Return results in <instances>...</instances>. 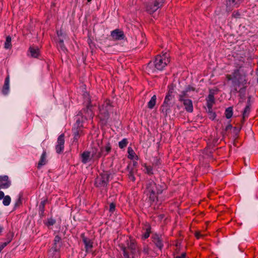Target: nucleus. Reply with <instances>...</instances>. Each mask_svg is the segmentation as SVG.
Wrapping results in <instances>:
<instances>
[{
    "label": "nucleus",
    "instance_id": "1",
    "mask_svg": "<svg viewBox=\"0 0 258 258\" xmlns=\"http://www.w3.org/2000/svg\"><path fill=\"white\" fill-rule=\"evenodd\" d=\"M240 69L241 67H239L238 69L234 70L232 75H227L226 77L228 81H232L233 91L239 92V96H240L242 90V76Z\"/></svg>",
    "mask_w": 258,
    "mask_h": 258
},
{
    "label": "nucleus",
    "instance_id": "2",
    "mask_svg": "<svg viewBox=\"0 0 258 258\" xmlns=\"http://www.w3.org/2000/svg\"><path fill=\"white\" fill-rule=\"evenodd\" d=\"M163 188L157 186L156 183L153 180L149 181L146 185L145 192L149 195V199L152 202L157 199V195L162 192Z\"/></svg>",
    "mask_w": 258,
    "mask_h": 258
},
{
    "label": "nucleus",
    "instance_id": "3",
    "mask_svg": "<svg viewBox=\"0 0 258 258\" xmlns=\"http://www.w3.org/2000/svg\"><path fill=\"white\" fill-rule=\"evenodd\" d=\"M169 62V59L166 56V53H164L162 55H158L156 56L153 63L150 62L147 66V68L151 69L154 66V71L156 70L162 71Z\"/></svg>",
    "mask_w": 258,
    "mask_h": 258
},
{
    "label": "nucleus",
    "instance_id": "4",
    "mask_svg": "<svg viewBox=\"0 0 258 258\" xmlns=\"http://www.w3.org/2000/svg\"><path fill=\"white\" fill-rule=\"evenodd\" d=\"M174 85L173 84L168 86L169 90L166 95L163 105L161 106V111L163 113L164 116H166L170 110L171 104V101L174 98L173 93L174 92Z\"/></svg>",
    "mask_w": 258,
    "mask_h": 258
},
{
    "label": "nucleus",
    "instance_id": "5",
    "mask_svg": "<svg viewBox=\"0 0 258 258\" xmlns=\"http://www.w3.org/2000/svg\"><path fill=\"white\" fill-rule=\"evenodd\" d=\"M110 173L108 171H103L98 175L95 181V185L99 188L107 187L109 181Z\"/></svg>",
    "mask_w": 258,
    "mask_h": 258
},
{
    "label": "nucleus",
    "instance_id": "6",
    "mask_svg": "<svg viewBox=\"0 0 258 258\" xmlns=\"http://www.w3.org/2000/svg\"><path fill=\"white\" fill-rule=\"evenodd\" d=\"M113 106L110 100H106L99 108V116L101 120H107L109 116V112L112 111Z\"/></svg>",
    "mask_w": 258,
    "mask_h": 258
},
{
    "label": "nucleus",
    "instance_id": "7",
    "mask_svg": "<svg viewBox=\"0 0 258 258\" xmlns=\"http://www.w3.org/2000/svg\"><path fill=\"white\" fill-rule=\"evenodd\" d=\"M137 246L135 241L131 240L130 242L127 243V246H122L121 250L123 251V256L125 258H130L129 252L133 255L132 258H135L134 255L137 251Z\"/></svg>",
    "mask_w": 258,
    "mask_h": 258
},
{
    "label": "nucleus",
    "instance_id": "8",
    "mask_svg": "<svg viewBox=\"0 0 258 258\" xmlns=\"http://www.w3.org/2000/svg\"><path fill=\"white\" fill-rule=\"evenodd\" d=\"M188 96H185V93L178 95L179 101L182 102L184 106L185 110L188 112H192L194 110L192 101L188 99Z\"/></svg>",
    "mask_w": 258,
    "mask_h": 258
},
{
    "label": "nucleus",
    "instance_id": "9",
    "mask_svg": "<svg viewBox=\"0 0 258 258\" xmlns=\"http://www.w3.org/2000/svg\"><path fill=\"white\" fill-rule=\"evenodd\" d=\"M83 128V123L80 119H78L74 125V127L72 129L74 141H77L78 139L84 135Z\"/></svg>",
    "mask_w": 258,
    "mask_h": 258
},
{
    "label": "nucleus",
    "instance_id": "10",
    "mask_svg": "<svg viewBox=\"0 0 258 258\" xmlns=\"http://www.w3.org/2000/svg\"><path fill=\"white\" fill-rule=\"evenodd\" d=\"M165 1L155 0L153 2L148 3L146 7L147 11L150 14L153 13L163 6Z\"/></svg>",
    "mask_w": 258,
    "mask_h": 258
},
{
    "label": "nucleus",
    "instance_id": "11",
    "mask_svg": "<svg viewBox=\"0 0 258 258\" xmlns=\"http://www.w3.org/2000/svg\"><path fill=\"white\" fill-rule=\"evenodd\" d=\"M57 144L55 146L56 152L58 154H60L64 149V135L61 134L57 139Z\"/></svg>",
    "mask_w": 258,
    "mask_h": 258
},
{
    "label": "nucleus",
    "instance_id": "12",
    "mask_svg": "<svg viewBox=\"0 0 258 258\" xmlns=\"http://www.w3.org/2000/svg\"><path fill=\"white\" fill-rule=\"evenodd\" d=\"M61 246V238L58 235H56L54 239V242L51 249L54 252H58Z\"/></svg>",
    "mask_w": 258,
    "mask_h": 258
},
{
    "label": "nucleus",
    "instance_id": "13",
    "mask_svg": "<svg viewBox=\"0 0 258 258\" xmlns=\"http://www.w3.org/2000/svg\"><path fill=\"white\" fill-rule=\"evenodd\" d=\"M252 102L251 100V97L249 96L247 99L246 105L243 110V120L245 117H248L251 111Z\"/></svg>",
    "mask_w": 258,
    "mask_h": 258
},
{
    "label": "nucleus",
    "instance_id": "14",
    "mask_svg": "<svg viewBox=\"0 0 258 258\" xmlns=\"http://www.w3.org/2000/svg\"><path fill=\"white\" fill-rule=\"evenodd\" d=\"M0 183L1 187L3 188H8L11 185V182L7 175L0 176Z\"/></svg>",
    "mask_w": 258,
    "mask_h": 258
},
{
    "label": "nucleus",
    "instance_id": "15",
    "mask_svg": "<svg viewBox=\"0 0 258 258\" xmlns=\"http://www.w3.org/2000/svg\"><path fill=\"white\" fill-rule=\"evenodd\" d=\"M111 36L115 40H121L124 37L123 31L119 29H115L112 31Z\"/></svg>",
    "mask_w": 258,
    "mask_h": 258
},
{
    "label": "nucleus",
    "instance_id": "16",
    "mask_svg": "<svg viewBox=\"0 0 258 258\" xmlns=\"http://www.w3.org/2000/svg\"><path fill=\"white\" fill-rule=\"evenodd\" d=\"M10 76L8 75L5 80L2 92L4 95H7L9 91Z\"/></svg>",
    "mask_w": 258,
    "mask_h": 258
},
{
    "label": "nucleus",
    "instance_id": "17",
    "mask_svg": "<svg viewBox=\"0 0 258 258\" xmlns=\"http://www.w3.org/2000/svg\"><path fill=\"white\" fill-rule=\"evenodd\" d=\"M127 169L129 172L128 174V178L130 180L135 181L136 179L135 174L136 173L137 169L135 167H130V166H127Z\"/></svg>",
    "mask_w": 258,
    "mask_h": 258
},
{
    "label": "nucleus",
    "instance_id": "18",
    "mask_svg": "<svg viewBox=\"0 0 258 258\" xmlns=\"http://www.w3.org/2000/svg\"><path fill=\"white\" fill-rule=\"evenodd\" d=\"M81 237L82 238L83 242L85 245V248L86 249V251H87L89 249H91L92 247L93 242L90 239L86 237L85 236L84 234H82L81 235Z\"/></svg>",
    "mask_w": 258,
    "mask_h": 258
},
{
    "label": "nucleus",
    "instance_id": "19",
    "mask_svg": "<svg viewBox=\"0 0 258 258\" xmlns=\"http://www.w3.org/2000/svg\"><path fill=\"white\" fill-rule=\"evenodd\" d=\"M152 238L153 241L156 244L157 247L161 249L163 247V244L160 237L157 234H155L153 236Z\"/></svg>",
    "mask_w": 258,
    "mask_h": 258
},
{
    "label": "nucleus",
    "instance_id": "20",
    "mask_svg": "<svg viewBox=\"0 0 258 258\" xmlns=\"http://www.w3.org/2000/svg\"><path fill=\"white\" fill-rule=\"evenodd\" d=\"M47 163V159H46V151H43L42 154L41 155V158L40 159L39 161L38 162V165H37V168L38 169H40L41 166L45 165Z\"/></svg>",
    "mask_w": 258,
    "mask_h": 258
},
{
    "label": "nucleus",
    "instance_id": "21",
    "mask_svg": "<svg viewBox=\"0 0 258 258\" xmlns=\"http://www.w3.org/2000/svg\"><path fill=\"white\" fill-rule=\"evenodd\" d=\"M241 4V0H226V6L227 8L229 10H230L231 7L236 6H239Z\"/></svg>",
    "mask_w": 258,
    "mask_h": 258
},
{
    "label": "nucleus",
    "instance_id": "22",
    "mask_svg": "<svg viewBox=\"0 0 258 258\" xmlns=\"http://www.w3.org/2000/svg\"><path fill=\"white\" fill-rule=\"evenodd\" d=\"M82 162L84 164L87 163L90 160V152L85 151L81 154Z\"/></svg>",
    "mask_w": 258,
    "mask_h": 258
},
{
    "label": "nucleus",
    "instance_id": "23",
    "mask_svg": "<svg viewBox=\"0 0 258 258\" xmlns=\"http://www.w3.org/2000/svg\"><path fill=\"white\" fill-rule=\"evenodd\" d=\"M29 49L32 57L35 58L38 57L39 55V49L38 48H34L33 47L30 46Z\"/></svg>",
    "mask_w": 258,
    "mask_h": 258
},
{
    "label": "nucleus",
    "instance_id": "24",
    "mask_svg": "<svg viewBox=\"0 0 258 258\" xmlns=\"http://www.w3.org/2000/svg\"><path fill=\"white\" fill-rule=\"evenodd\" d=\"M215 103V101L214 94L213 93H210L207 99V105L211 104V105H213Z\"/></svg>",
    "mask_w": 258,
    "mask_h": 258
},
{
    "label": "nucleus",
    "instance_id": "25",
    "mask_svg": "<svg viewBox=\"0 0 258 258\" xmlns=\"http://www.w3.org/2000/svg\"><path fill=\"white\" fill-rule=\"evenodd\" d=\"M156 102V96L153 95L150 101L148 103V107L149 109H152L155 106Z\"/></svg>",
    "mask_w": 258,
    "mask_h": 258
},
{
    "label": "nucleus",
    "instance_id": "26",
    "mask_svg": "<svg viewBox=\"0 0 258 258\" xmlns=\"http://www.w3.org/2000/svg\"><path fill=\"white\" fill-rule=\"evenodd\" d=\"M47 202V199L42 201L39 205V212H40V215L41 216H44V209H45V205L46 203Z\"/></svg>",
    "mask_w": 258,
    "mask_h": 258
},
{
    "label": "nucleus",
    "instance_id": "27",
    "mask_svg": "<svg viewBox=\"0 0 258 258\" xmlns=\"http://www.w3.org/2000/svg\"><path fill=\"white\" fill-rule=\"evenodd\" d=\"M225 115L227 119H229L230 118H231L233 115L232 107H229L226 108L225 112Z\"/></svg>",
    "mask_w": 258,
    "mask_h": 258
},
{
    "label": "nucleus",
    "instance_id": "28",
    "mask_svg": "<svg viewBox=\"0 0 258 258\" xmlns=\"http://www.w3.org/2000/svg\"><path fill=\"white\" fill-rule=\"evenodd\" d=\"M11 40L12 38L10 36H8L6 37V42L5 43V48L6 49H10L12 47Z\"/></svg>",
    "mask_w": 258,
    "mask_h": 258
},
{
    "label": "nucleus",
    "instance_id": "29",
    "mask_svg": "<svg viewBox=\"0 0 258 258\" xmlns=\"http://www.w3.org/2000/svg\"><path fill=\"white\" fill-rule=\"evenodd\" d=\"M3 203L5 206H9L11 202V198L9 196H6L3 198Z\"/></svg>",
    "mask_w": 258,
    "mask_h": 258
},
{
    "label": "nucleus",
    "instance_id": "30",
    "mask_svg": "<svg viewBox=\"0 0 258 258\" xmlns=\"http://www.w3.org/2000/svg\"><path fill=\"white\" fill-rule=\"evenodd\" d=\"M150 233H151V227L150 226H148V227L146 228L145 233L143 235V238H144V239L148 238L150 236Z\"/></svg>",
    "mask_w": 258,
    "mask_h": 258
},
{
    "label": "nucleus",
    "instance_id": "31",
    "mask_svg": "<svg viewBox=\"0 0 258 258\" xmlns=\"http://www.w3.org/2000/svg\"><path fill=\"white\" fill-rule=\"evenodd\" d=\"M58 46L64 52L66 50H67V49L65 47L64 45L63 44V40L62 38H59Z\"/></svg>",
    "mask_w": 258,
    "mask_h": 258
},
{
    "label": "nucleus",
    "instance_id": "32",
    "mask_svg": "<svg viewBox=\"0 0 258 258\" xmlns=\"http://www.w3.org/2000/svg\"><path fill=\"white\" fill-rule=\"evenodd\" d=\"M127 143V140L126 139H123L119 142V147L120 149H123L126 146Z\"/></svg>",
    "mask_w": 258,
    "mask_h": 258
},
{
    "label": "nucleus",
    "instance_id": "33",
    "mask_svg": "<svg viewBox=\"0 0 258 258\" xmlns=\"http://www.w3.org/2000/svg\"><path fill=\"white\" fill-rule=\"evenodd\" d=\"M195 88L192 86H188L186 89L184 91H183L181 92L180 94H183L185 93V96H188L187 94V92H189L190 91H195Z\"/></svg>",
    "mask_w": 258,
    "mask_h": 258
},
{
    "label": "nucleus",
    "instance_id": "34",
    "mask_svg": "<svg viewBox=\"0 0 258 258\" xmlns=\"http://www.w3.org/2000/svg\"><path fill=\"white\" fill-rule=\"evenodd\" d=\"M91 106V101L90 100H89L88 104L87 106L86 109H84V111L87 112L90 116V117L92 118V113L91 111L90 110V106Z\"/></svg>",
    "mask_w": 258,
    "mask_h": 258
},
{
    "label": "nucleus",
    "instance_id": "35",
    "mask_svg": "<svg viewBox=\"0 0 258 258\" xmlns=\"http://www.w3.org/2000/svg\"><path fill=\"white\" fill-rule=\"evenodd\" d=\"M14 237V233L12 232H9L7 234V241L6 242H8L9 243L13 239Z\"/></svg>",
    "mask_w": 258,
    "mask_h": 258
},
{
    "label": "nucleus",
    "instance_id": "36",
    "mask_svg": "<svg viewBox=\"0 0 258 258\" xmlns=\"http://www.w3.org/2000/svg\"><path fill=\"white\" fill-rule=\"evenodd\" d=\"M127 152L128 153V157L131 159H133L134 158V154H135V152L133 149L131 147H128Z\"/></svg>",
    "mask_w": 258,
    "mask_h": 258
},
{
    "label": "nucleus",
    "instance_id": "37",
    "mask_svg": "<svg viewBox=\"0 0 258 258\" xmlns=\"http://www.w3.org/2000/svg\"><path fill=\"white\" fill-rule=\"evenodd\" d=\"M104 149L106 152V154L109 153L111 149V147L110 143L108 142L106 145L105 146Z\"/></svg>",
    "mask_w": 258,
    "mask_h": 258
},
{
    "label": "nucleus",
    "instance_id": "38",
    "mask_svg": "<svg viewBox=\"0 0 258 258\" xmlns=\"http://www.w3.org/2000/svg\"><path fill=\"white\" fill-rule=\"evenodd\" d=\"M55 223V220L52 218H50L48 219L47 223L46 224L47 226H52Z\"/></svg>",
    "mask_w": 258,
    "mask_h": 258
},
{
    "label": "nucleus",
    "instance_id": "39",
    "mask_svg": "<svg viewBox=\"0 0 258 258\" xmlns=\"http://www.w3.org/2000/svg\"><path fill=\"white\" fill-rule=\"evenodd\" d=\"M104 151V148H101V152H99L98 153V154L96 155V156H95L93 154H92V157L93 158H95L96 159H98L101 156V153L103 152Z\"/></svg>",
    "mask_w": 258,
    "mask_h": 258
},
{
    "label": "nucleus",
    "instance_id": "40",
    "mask_svg": "<svg viewBox=\"0 0 258 258\" xmlns=\"http://www.w3.org/2000/svg\"><path fill=\"white\" fill-rule=\"evenodd\" d=\"M145 167H146V172L148 174H153V172H152L153 168H152V167L150 166H146Z\"/></svg>",
    "mask_w": 258,
    "mask_h": 258
},
{
    "label": "nucleus",
    "instance_id": "41",
    "mask_svg": "<svg viewBox=\"0 0 258 258\" xmlns=\"http://www.w3.org/2000/svg\"><path fill=\"white\" fill-rule=\"evenodd\" d=\"M115 209V204L113 203H111L109 205V211L110 212H113Z\"/></svg>",
    "mask_w": 258,
    "mask_h": 258
},
{
    "label": "nucleus",
    "instance_id": "42",
    "mask_svg": "<svg viewBox=\"0 0 258 258\" xmlns=\"http://www.w3.org/2000/svg\"><path fill=\"white\" fill-rule=\"evenodd\" d=\"M240 13L239 11H234L232 14V16L236 18H240Z\"/></svg>",
    "mask_w": 258,
    "mask_h": 258
},
{
    "label": "nucleus",
    "instance_id": "43",
    "mask_svg": "<svg viewBox=\"0 0 258 258\" xmlns=\"http://www.w3.org/2000/svg\"><path fill=\"white\" fill-rule=\"evenodd\" d=\"M22 205L21 197L20 196L18 200L15 204V208L20 206Z\"/></svg>",
    "mask_w": 258,
    "mask_h": 258
},
{
    "label": "nucleus",
    "instance_id": "44",
    "mask_svg": "<svg viewBox=\"0 0 258 258\" xmlns=\"http://www.w3.org/2000/svg\"><path fill=\"white\" fill-rule=\"evenodd\" d=\"M160 164V163L159 159H154V161H153V163H152L153 166H155V167L157 166Z\"/></svg>",
    "mask_w": 258,
    "mask_h": 258
},
{
    "label": "nucleus",
    "instance_id": "45",
    "mask_svg": "<svg viewBox=\"0 0 258 258\" xmlns=\"http://www.w3.org/2000/svg\"><path fill=\"white\" fill-rule=\"evenodd\" d=\"M209 118L210 119L214 120L216 117V114L215 112H211L210 113H209Z\"/></svg>",
    "mask_w": 258,
    "mask_h": 258
},
{
    "label": "nucleus",
    "instance_id": "46",
    "mask_svg": "<svg viewBox=\"0 0 258 258\" xmlns=\"http://www.w3.org/2000/svg\"><path fill=\"white\" fill-rule=\"evenodd\" d=\"M241 127H240L239 128H237L236 127L233 128L232 129V132L233 133V134L235 135V136H237L238 133L240 131V129Z\"/></svg>",
    "mask_w": 258,
    "mask_h": 258
},
{
    "label": "nucleus",
    "instance_id": "47",
    "mask_svg": "<svg viewBox=\"0 0 258 258\" xmlns=\"http://www.w3.org/2000/svg\"><path fill=\"white\" fill-rule=\"evenodd\" d=\"M207 107H208V110H207V112L208 113V114L210 113L211 112H213V110H212V107L213 105H211V104H209V105H207Z\"/></svg>",
    "mask_w": 258,
    "mask_h": 258
},
{
    "label": "nucleus",
    "instance_id": "48",
    "mask_svg": "<svg viewBox=\"0 0 258 258\" xmlns=\"http://www.w3.org/2000/svg\"><path fill=\"white\" fill-rule=\"evenodd\" d=\"M143 251L145 254H148L149 253V248L148 246H145L144 247Z\"/></svg>",
    "mask_w": 258,
    "mask_h": 258
},
{
    "label": "nucleus",
    "instance_id": "49",
    "mask_svg": "<svg viewBox=\"0 0 258 258\" xmlns=\"http://www.w3.org/2000/svg\"><path fill=\"white\" fill-rule=\"evenodd\" d=\"M233 128H232V125L231 124H228L225 129V132H227L229 130H232Z\"/></svg>",
    "mask_w": 258,
    "mask_h": 258
},
{
    "label": "nucleus",
    "instance_id": "50",
    "mask_svg": "<svg viewBox=\"0 0 258 258\" xmlns=\"http://www.w3.org/2000/svg\"><path fill=\"white\" fill-rule=\"evenodd\" d=\"M195 236L197 237V239H199L201 237H203V235L201 234L199 231H197L195 233Z\"/></svg>",
    "mask_w": 258,
    "mask_h": 258
},
{
    "label": "nucleus",
    "instance_id": "51",
    "mask_svg": "<svg viewBox=\"0 0 258 258\" xmlns=\"http://www.w3.org/2000/svg\"><path fill=\"white\" fill-rule=\"evenodd\" d=\"M8 244V242H4L0 245V251Z\"/></svg>",
    "mask_w": 258,
    "mask_h": 258
},
{
    "label": "nucleus",
    "instance_id": "52",
    "mask_svg": "<svg viewBox=\"0 0 258 258\" xmlns=\"http://www.w3.org/2000/svg\"><path fill=\"white\" fill-rule=\"evenodd\" d=\"M186 253H182L181 255H177L175 258H185Z\"/></svg>",
    "mask_w": 258,
    "mask_h": 258
},
{
    "label": "nucleus",
    "instance_id": "53",
    "mask_svg": "<svg viewBox=\"0 0 258 258\" xmlns=\"http://www.w3.org/2000/svg\"><path fill=\"white\" fill-rule=\"evenodd\" d=\"M5 197L4 193L2 191H0V200L3 199Z\"/></svg>",
    "mask_w": 258,
    "mask_h": 258
},
{
    "label": "nucleus",
    "instance_id": "54",
    "mask_svg": "<svg viewBox=\"0 0 258 258\" xmlns=\"http://www.w3.org/2000/svg\"><path fill=\"white\" fill-rule=\"evenodd\" d=\"M146 42V39L145 38H143V40H142L141 41V44L142 45H144Z\"/></svg>",
    "mask_w": 258,
    "mask_h": 258
},
{
    "label": "nucleus",
    "instance_id": "55",
    "mask_svg": "<svg viewBox=\"0 0 258 258\" xmlns=\"http://www.w3.org/2000/svg\"><path fill=\"white\" fill-rule=\"evenodd\" d=\"M57 36L58 37H59L60 36H61L63 35V33L62 32L61 30H60V31H57Z\"/></svg>",
    "mask_w": 258,
    "mask_h": 258
},
{
    "label": "nucleus",
    "instance_id": "56",
    "mask_svg": "<svg viewBox=\"0 0 258 258\" xmlns=\"http://www.w3.org/2000/svg\"><path fill=\"white\" fill-rule=\"evenodd\" d=\"M3 228L2 226H0V234L3 231Z\"/></svg>",
    "mask_w": 258,
    "mask_h": 258
},
{
    "label": "nucleus",
    "instance_id": "57",
    "mask_svg": "<svg viewBox=\"0 0 258 258\" xmlns=\"http://www.w3.org/2000/svg\"><path fill=\"white\" fill-rule=\"evenodd\" d=\"M51 7H55V4H54V3H53V4L51 5Z\"/></svg>",
    "mask_w": 258,
    "mask_h": 258
},
{
    "label": "nucleus",
    "instance_id": "58",
    "mask_svg": "<svg viewBox=\"0 0 258 258\" xmlns=\"http://www.w3.org/2000/svg\"><path fill=\"white\" fill-rule=\"evenodd\" d=\"M243 159H244L243 158ZM243 162H244V164H245V166H247V163H246L245 162V161H243Z\"/></svg>",
    "mask_w": 258,
    "mask_h": 258
},
{
    "label": "nucleus",
    "instance_id": "59",
    "mask_svg": "<svg viewBox=\"0 0 258 258\" xmlns=\"http://www.w3.org/2000/svg\"><path fill=\"white\" fill-rule=\"evenodd\" d=\"M88 2H90L92 0H87Z\"/></svg>",
    "mask_w": 258,
    "mask_h": 258
},
{
    "label": "nucleus",
    "instance_id": "60",
    "mask_svg": "<svg viewBox=\"0 0 258 258\" xmlns=\"http://www.w3.org/2000/svg\"><path fill=\"white\" fill-rule=\"evenodd\" d=\"M257 83L258 84V78H257Z\"/></svg>",
    "mask_w": 258,
    "mask_h": 258
}]
</instances>
